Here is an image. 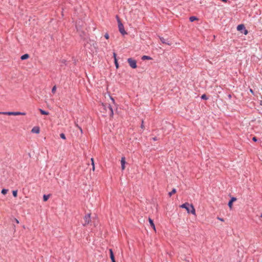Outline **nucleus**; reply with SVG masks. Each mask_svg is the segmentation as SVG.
Masks as SVG:
<instances>
[{"label":"nucleus","mask_w":262,"mask_h":262,"mask_svg":"<svg viewBox=\"0 0 262 262\" xmlns=\"http://www.w3.org/2000/svg\"><path fill=\"white\" fill-rule=\"evenodd\" d=\"M2 114L6 115H13V116H18V115H26V113L24 112H2Z\"/></svg>","instance_id":"7ed1b4c3"},{"label":"nucleus","mask_w":262,"mask_h":262,"mask_svg":"<svg viewBox=\"0 0 262 262\" xmlns=\"http://www.w3.org/2000/svg\"><path fill=\"white\" fill-rule=\"evenodd\" d=\"M77 126H78V128H79V129H80V131L81 132V133H82V128H81L80 127L78 126L77 125Z\"/></svg>","instance_id":"7c9ffc66"},{"label":"nucleus","mask_w":262,"mask_h":262,"mask_svg":"<svg viewBox=\"0 0 262 262\" xmlns=\"http://www.w3.org/2000/svg\"><path fill=\"white\" fill-rule=\"evenodd\" d=\"M84 223L83 224L84 226L88 225L91 221V216L90 214H87L84 217Z\"/></svg>","instance_id":"423d86ee"},{"label":"nucleus","mask_w":262,"mask_h":262,"mask_svg":"<svg viewBox=\"0 0 262 262\" xmlns=\"http://www.w3.org/2000/svg\"><path fill=\"white\" fill-rule=\"evenodd\" d=\"M217 219L219 220L220 221H222V222H224V219H222V218H220V217H217Z\"/></svg>","instance_id":"c85d7f7f"},{"label":"nucleus","mask_w":262,"mask_h":262,"mask_svg":"<svg viewBox=\"0 0 262 262\" xmlns=\"http://www.w3.org/2000/svg\"><path fill=\"white\" fill-rule=\"evenodd\" d=\"M2 112H0V114H2Z\"/></svg>","instance_id":"a19ab883"},{"label":"nucleus","mask_w":262,"mask_h":262,"mask_svg":"<svg viewBox=\"0 0 262 262\" xmlns=\"http://www.w3.org/2000/svg\"><path fill=\"white\" fill-rule=\"evenodd\" d=\"M141 127L142 128H144L143 121H142V124H141Z\"/></svg>","instance_id":"2f4dec72"},{"label":"nucleus","mask_w":262,"mask_h":262,"mask_svg":"<svg viewBox=\"0 0 262 262\" xmlns=\"http://www.w3.org/2000/svg\"><path fill=\"white\" fill-rule=\"evenodd\" d=\"M111 100H112L113 103L115 102V100H114V99L113 98H111Z\"/></svg>","instance_id":"473e14b6"},{"label":"nucleus","mask_w":262,"mask_h":262,"mask_svg":"<svg viewBox=\"0 0 262 262\" xmlns=\"http://www.w3.org/2000/svg\"><path fill=\"white\" fill-rule=\"evenodd\" d=\"M245 28L244 25H239L237 27V30L238 31H241Z\"/></svg>","instance_id":"4468645a"},{"label":"nucleus","mask_w":262,"mask_h":262,"mask_svg":"<svg viewBox=\"0 0 262 262\" xmlns=\"http://www.w3.org/2000/svg\"><path fill=\"white\" fill-rule=\"evenodd\" d=\"M201 98H202V99H205V100L207 99V96H206V95H205V94H203V95L201 96Z\"/></svg>","instance_id":"a878e982"},{"label":"nucleus","mask_w":262,"mask_h":262,"mask_svg":"<svg viewBox=\"0 0 262 262\" xmlns=\"http://www.w3.org/2000/svg\"><path fill=\"white\" fill-rule=\"evenodd\" d=\"M109 251H110V258L111 259V260L115 259V256H114V253H113L112 249H110L109 250Z\"/></svg>","instance_id":"f8f14e48"},{"label":"nucleus","mask_w":262,"mask_h":262,"mask_svg":"<svg viewBox=\"0 0 262 262\" xmlns=\"http://www.w3.org/2000/svg\"><path fill=\"white\" fill-rule=\"evenodd\" d=\"M12 193H13V195L14 196V197H16L17 195V190H13L12 191Z\"/></svg>","instance_id":"5701e85b"},{"label":"nucleus","mask_w":262,"mask_h":262,"mask_svg":"<svg viewBox=\"0 0 262 262\" xmlns=\"http://www.w3.org/2000/svg\"><path fill=\"white\" fill-rule=\"evenodd\" d=\"M127 61L131 68L133 69H136L137 68V62L135 59L129 58L127 59Z\"/></svg>","instance_id":"39448f33"},{"label":"nucleus","mask_w":262,"mask_h":262,"mask_svg":"<svg viewBox=\"0 0 262 262\" xmlns=\"http://www.w3.org/2000/svg\"><path fill=\"white\" fill-rule=\"evenodd\" d=\"M176 192V189L175 188L172 189V191L169 192V195L171 196L173 194H174Z\"/></svg>","instance_id":"a211bd4d"},{"label":"nucleus","mask_w":262,"mask_h":262,"mask_svg":"<svg viewBox=\"0 0 262 262\" xmlns=\"http://www.w3.org/2000/svg\"><path fill=\"white\" fill-rule=\"evenodd\" d=\"M50 197L49 195H43V199L44 201H47Z\"/></svg>","instance_id":"aec40b11"},{"label":"nucleus","mask_w":262,"mask_h":262,"mask_svg":"<svg viewBox=\"0 0 262 262\" xmlns=\"http://www.w3.org/2000/svg\"><path fill=\"white\" fill-rule=\"evenodd\" d=\"M152 139H153V140H154V141L157 140V139H156V138H155H155H153Z\"/></svg>","instance_id":"c9c22d12"},{"label":"nucleus","mask_w":262,"mask_h":262,"mask_svg":"<svg viewBox=\"0 0 262 262\" xmlns=\"http://www.w3.org/2000/svg\"><path fill=\"white\" fill-rule=\"evenodd\" d=\"M56 91V86L54 85L52 89V93L54 94Z\"/></svg>","instance_id":"412c9836"},{"label":"nucleus","mask_w":262,"mask_h":262,"mask_svg":"<svg viewBox=\"0 0 262 262\" xmlns=\"http://www.w3.org/2000/svg\"><path fill=\"white\" fill-rule=\"evenodd\" d=\"M160 40L161 41V42L163 43H165V44H167L168 45H171V43L169 41H168L166 39H165L163 37H160Z\"/></svg>","instance_id":"9d476101"},{"label":"nucleus","mask_w":262,"mask_h":262,"mask_svg":"<svg viewBox=\"0 0 262 262\" xmlns=\"http://www.w3.org/2000/svg\"><path fill=\"white\" fill-rule=\"evenodd\" d=\"M16 222L17 223H19V221L17 219H16Z\"/></svg>","instance_id":"e433bc0d"},{"label":"nucleus","mask_w":262,"mask_h":262,"mask_svg":"<svg viewBox=\"0 0 262 262\" xmlns=\"http://www.w3.org/2000/svg\"><path fill=\"white\" fill-rule=\"evenodd\" d=\"M115 60V66H116V68L118 69L119 68V64H118V63L117 62V59H115V60Z\"/></svg>","instance_id":"393cba45"},{"label":"nucleus","mask_w":262,"mask_h":262,"mask_svg":"<svg viewBox=\"0 0 262 262\" xmlns=\"http://www.w3.org/2000/svg\"><path fill=\"white\" fill-rule=\"evenodd\" d=\"M29 54H25L22 55L21 56L20 58L21 60H25V59H27L29 58Z\"/></svg>","instance_id":"ddd939ff"},{"label":"nucleus","mask_w":262,"mask_h":262,"mask_svg":"<svg viewBox=\"0 0 262 262\" xmlns=\"http://www.w3.org/2000/svg\"><path fill=\"white\" fill-rule=\"evenodd\" d=\"M100 110L104 115H106V114L108 113L110 117L113 116L114 113L113 108L110 104L102 103L100 106Z\"/></svg>","instance_id":"f257e3e1"},{"label":"nucleus","mask_w":262,"mask_h":262,"mask_svg":"<svg viewBox=\"0 0 262 262\" xmlns=\"http://www.w3.org/2000/svg\"><path fill=\"white\" fill-rule=\"evenodd\" d=\"M60 137L61 138H62V139H64L65 140L66 139V136L65 135L63 134V133H61L60 134Z\"/></svg>","instance_id":"b1692460"},{"label":"nucleus","mask_w":262,"mask_h":262,"mask_svg":"<svg viewBox=\"0 0 262 262\" xmlns=\"http://www.w3.org/2000/svg\"><path fill=\"white\" fill-rule=\"evenodd\" d=\"M236 200V199L235 198H232L230 201L228 203V206L230 209H232V204L233 202H235Z\"/></svg>","instance_id":"1a4fd4ad"},{"label":"nucleus","mask_w":262,"mask_h":262,"mask_svg":"<svg viewBox=\"0 0 262 262\" xmlns=\"http://www.w3.org/2000/svg\"><path fill=\"white\" fill-rule=\"evenodd\" d=\"M91 162H92V165L93 166L92 170H93V171H94L95 170V164H94V159L93 158H91Z\"/></svg>","instance_id":"6ab92c4d"},{"label":"nucleus","mask_w":262,"mask_h":262,"mask_svg":"<svg viewBox=\"0 0 262 262\" xmlns=\"http://www.w3.org/2000/svg\"><path fill=\"white\" fill-rule=\"evenodd\" d=\"M117 20H118V28H119V30L120 32L122 35L126 34V31L124 30V28L123 24L121 23L120 19L119 18H118V17H117Z\"/></svg>","instance_id":"20e7f679"},{"label":"nucleus","mask_w":262,"mask_h":262,"mask_svg":"<svg viewBox=\"0 0 262 262\" xmlns=\"http://www.w3.org/2000/svg\"><path fill=\"white\" fill-rule=\"evenodd\" d=\"M32 133L39 134L40 133V128L38 126H34L31 129Z\"/></svg>","instance_id":"0eeeda50"},{"label":"nucleus","mask_w":262,"mask_h":262,"mask_svg":"<svg viewBox=\"0 0 262 262\" xmlns=\"http://www.w3.org/2000/svg\"><path fill=\"white\" fill-rule=\"evenodd\" d=\"M252 140L254 141H257V139L255 137H254L253 138H252Z\"/></svg>","instance_id":"c756f323"},{"label":"nucleus","mask_w":262,"mask_h":262,"mask_svg":"<svg viewBox=\"0 0 262 262\" xmlns=\"http://www.w3.org/2000/svg\"><path fill=\"white\" fill-rule=\"evenodd\" d=\"M250 92L253 93V91L251 89L250 90Z\"/></svg>","instance_id":"ea45409f"},{"label":"nucleus","mask_w":262,"mask_h":262,"mask_svg":"<svg viewBox=\"0 0 262 262\" xmlns=\"http://www.w3.org/2000/svg\"><path fill=\"white\" fill-rule=\"evenodd\" d=\"M112 262H116L115 259L112 260Z\"/></svg>","instance_id":"4c0bfd02"},{"label":"nucleus","mask_w":262,"mask_h":262,"mask_svg":"<svg viewBox=\"0 0 262 262\" xmlns=\"http://www.w3.org/2000/svg\"><path fill=\"white\" fill-rule=\"evenodd\" d=\"M39 110L42 115H48L49 114V112H46L41 109H39Z\"/></svg>","instance_id":"2eb2a0df"},{"label":"nucleus","mask_w":262,"mask_h":262,"mask_svg":"<svg viewBox=\"0 0 262 262\" xmlns=\"http://www.w3.org/2000/svg\"><path fill=\"white\" fill-rule=\"evenodd\" d=\"M8 191V189H2V193L3 194H6Z\"/></svg>","instance_id":"4be33fe9"},{"label":"nucleus","mask_w":262,"mask_h":262,"mask_svg":"<svg viewBox=\"0 0 262 262\" xmlns=\"http://www.w3.org/2000/svg\"><path fill=\"white\" fill-rule=\"evenodd\" d=\"M142 60H150L151 59V58L149 56L144 55L142 57Z\"/></svg>","instance_id":"f3484780"},{"label":"nucleus","mask_w":262,"mask_h":262,"mask_svg":"<svg viewBox=\"0 0 262 262\" xmlns=\"http://www.w3.org/2000/svg\"><path fill=\"white\" fill-rule=\"evenodd\" d=\"M113 56H114V60H115V59H117L116 58V54L115 53H113Z\"/></svg>","instance_id":"cd10ccee"},{"label":"nucleus","mask_w":262,"mask_h":262,"mask_svg":"<svg viewBox=\"0 0 262 262\" xmlns=\"http://www.w3.org/2000/svg\"><path fill=\"white\" fill-rule=\"evenodd\" d=\"M189 20L191 22H193L194 20H198V18L195 16H191L189 18Z\"/></svg>","instance_id":"dca6fc26"},{"label":"nucleus","mask_w":262,"mask_h":262,"mask_svg":"<svg viewBox=\"0 0 262 262\" xmlns=\"http://www.w3.org/2000/svg\"><path fill=\"white\" fill-rule=\"evenodd\" d=\"M222 1L223 2H225V3H226V2H227V1H228V0H222Z\"/></svg>","instance_id":"f704fd0d"},{"label":"nucleus","mask_w":262,"mask_h":262,"mask_svg":"<svg viewBox=\"0 0 262 262\" xmlns=\"http://www.w3.org/2000/svg\"><path fill=\"white\" fill-rule=\"evenodd\" d=\"M247 32H247V30H245L244 34H247Z\"/></svg>","instance_id":"72a5a7b5"},{"label":"nucleus","mask_w":262,"mask_h":262,"mask_svg":"<svg viewBox=\"0 0 262 262\" xmlns=\"http://www.w3.org/2000/svg\"><path fill=\"white\" fill-rule=\"evenodd\" d=\"M260 104L261 105H262V101H260Z\"/></svg>","instance_id":"58836bf2"},{"label":"nucleus","mask_w":262,"mask_h":262,"mask_svg":"<svg viewBox=\"0 0 262 262\" xmlns=\"http://www.w3.org/2000/svg\"><path fill=\"white\" fill-rule=\"evenodd\" d=\"M181 208H185L187 213H191L193 215H195V210L192 204H189L188 203H185L180 206Z\"/></svg>","instance_id":"f03ea898"},{"label":"nucleus","mask_w":262,"mask_h":262,"mask_svg":"<svg viewBox=\"0 0 262 262\" xmlns=\"http://www.w3.org/2000/svg\"><path fill=\"white\" fill-rule=\"evenodd\" d=\"M104 37L106 39H108L109 38V35L108 33H105L104 35Z\"/></svg>","instance_id":"bb28decb"},{"label":"nucleus","mask_w":262,"mask_h":262,"mask_svg":"<svg viewBox=\"0 0 262 262\" xmlns=\"http://www.w3.org/2000/svg\"><path fill=\"white\" fill-rule=\"evenodd\" d=\"M260 217H262V214L260 215Z\"/></svg>","instance_id":"79ce46f5"},{"label":"nucleus","mask_w":262,"mask_h":262,"mask_svg":"<svg viewBox=\"0 0 262 262\" xmlns=\"http://www.w3.org/2000/svg\"><path fill=\"white\" fill-rule=\"evenodd\" d=\"M125 158L124 157L121 158V168L122 170H124L125 169Z\"/></svg>","instance_id":"6e6552de"},{"label":"nucleus","mask_w":262,"mask_h":262,"mask_svg":"<svg viewBox=\"0 0 262 262\" xmlns=\"http://www.w3.org/2000/svg\"><path fill=\"white\" fill-rule=\"evenodd\" d=\"M148 221H149V224H150L151 227L155 231L156 230V227H155V224L154 223L153 221L150 218H149Z\"/></svg>","instance_id":"9b49d317"}]
</instances>
